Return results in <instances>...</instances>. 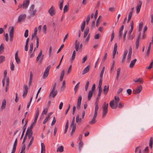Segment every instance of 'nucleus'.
Returning a JSON list of instances; mask_svg holds the SVG:
<instances>
[{
    "mask_svg": "<svg viewBox=\"0 0 153 153\" xmlns=\"http://www.w3.org/2000/svg\"><path fill=\"white\" fill-rule=\"evenodd\" d=\"M6 105V101L5 99H4L2 102L1 108L2 110L4 109Z\"/></svg>",
    "mask_w": 153,
    "mask_h": 153,
    "instance_id": "nucleus-23",
    "label": "nucleus"
},
{
    "mask_svg": "<svg viewBox=\"0 0 153 153\" xmlns=\"http://www.w3.org/2000/svg\"><path fill=\"white\" fill-rule=\"evenodd\" d=\"M47 30V26L46 25H45L43 27L42 31L43 33L45 34H46V33Z\"/></svg>",
    "mask_w": 153,
    "mask_h": 153,
    "instance_id": "nucleus-49",
    "label": "nucleus"
},
{
    "mask_svg": "<svg viewBox=\"0 0 153 153\" xmlns=\"http://www.w3.org/2000/svg\"><path fill=\"white\" fill-rule=\"evenodd\" d=\"M14 67L13 63L12 62L10 63V69L12 71H13L14 70Z\"/></svg>",
    "mask_w": 153,
    "mask_h": 153,
    "instance_id": "nucleus-63",
    "label": "nucleus"
},
{
    "mask_svg": "<svg viewBox=\"0 0 153 153\" xmlns=\"http://www.w3.org/2000/svg\"><path fill=\"white\" fill-rule=\"evenodd\" d=\"M4 57L2 56H0V63L4 60Z\"/></svg>",
    "mask_w": 153,
    "mask_h": 153,
    "instance_id": "nucleus-62",
    "label": "nucleus"
},
{
    "mask_svg": "<svg viewBox=\"0 0 153 153\" xmlns=\"http://www.w3.org/2000/svg\"><path fill=\"white\" fill-rule=\"evenodd\" d=\"M117 43H115L114 44V49L113 50V51L112 52L113 54V58L114 59L115 57L117 51Z\"/></svg>",
    "mask_w": 153,
    "mask_h": 153,
    "instance_id": "nucleus-13",
    "label": "nucleus"
},
{
    "mask_svg": "<svg viewBox=\"0 0 153 153\" xmlns=\"http://www.w3.org/2000/svg\"><path fill=\"white\" fill-rule=\"evenodd\" d=\"M96 122L95 118L93 117L92 120L89 122V123L90 124H92L95 123Z\"/></svg>",
    "mask_w": 153,
    "mask_h": 153,
    "instance_id": "nucleus-48",
    "label": "nucleus"
},
{
    "mask_svg": "<svg viewBox=\"0 0 153 153\" xmlns=\"http://www.w3.org/2000/svg\"><path fill=\"white\" fill-rule=\"evenodd\" d=\"M71 127H72V131H71V134H70L71 135V136L73 135V134L76 129V126H75L74 125V126H71Z\"/></svg>",
    "mask_w": 153,
    "mask_h": 153,
    "instance_id": "nucleus-52",
    "label": "nucleus"
},
{
    "mask_svg": "<svg viewBox=\"0 0 153 153\" xmlns=\"http://www.w3.org/2000/svg\"><path fill=\"white\" fill-rule=\"evenodd\" d=\"M152 144H153V138L152 137H151L150 138L149 143V146L150 147L152 148Z\"/></svg>",
    "mask_w": 153,
    "mask_h": 153,
    "instance_id": "nucleus-38",
    "label": "nucleus"
},
{
    "mask_svg": "<svg viewBox=\"0 0 153 153\" xmlns=\"http://www.w3.org/2000/svg\"><path fill=\"white\" fill-rule=\"evenodd\" d=\"M30 16H33L36 14V10L34 9V5L32 4L30 8Z\"/></svg>",
    "mask_w": 153,
    "mask_h": 153,
    "instance_id": "nucleus-4",
    "label": "nucleus"
},
{
    "mask_svg": "<svg viewBox=\"0 0 153 153\" xmlns=\"http://www.w3.org/2000/svg\"><path fill=\"white\" fill-rule=\"evenodd\" d=\"M39 113V108H37L36 111V114L35 117V118L38 119Z\"/></svg>",
    "mask_w": 153,
    "mask_h": 153,
    "instance_id": "nucleus-32",
    "label": "nucleus"
},
{
    "mask_svg": "<svg viewBox=\"0 0 153 153\" xmlns=\"http://www.w3.org/2000/svg\"><path fill=\"white\" fill-rule=\"evenodd\" d=\"M45 147L44 144L42 143L41 144V153H45Z\"/></svg>",
    "mask_w": 153,
    "mask_h": 153,
    "instance_id": "nucleus-19",
    "label": "nucleus"
},
{
    "mask_svg": "<svg viewBox=\"0 0 153 153\" xmlns=\"http://www.w3.org/2000/svg\"><path fill=\"white\" fill-rule=\"evenodd\" d=\"M89 84V82L88 81H87L85 85V90L86 91L88 89Z\"/></svg>",
    "mask_w": 153,
    "mask_h": 153,
    "instance_id": "nucleus-58",
    "label": "nucleus"
},
{
    "mask_svg": "<svg viewBox=\"0 0 153 153\" xmlns=\"http://www.w3.org/2000/svg\"><path fill=\"white\" fill-rule=\"evenodd\" d=\"M44 55H42V51L41 50L36 58V62L39 61L40 64H41L44 59Z\"/></svg>",
    "mask_w": 153,
    "mask_h": 153,
    "instance_id": "nucleus-2",
    "label": "nucleus"
},
{
    "mask_svg": "<svg viewBox=\"0 0 153 153\" xmlns=\"http://www.w3.org/2000/svg\"><path fill=\"white\" fill-rule=\"evenodd\" d=\"M93 92H94L92 91H91L90 90L89 91L88 97V100H90L91 99Z\"/></svg>",
    "mask_w": 153,
    "mask_h": 153,
    "instance_id": "nucleus-24",
    "label": "nucleus"
},
{
    "mask_svg": "<svg viewBox=\"0 0 153 153\" xmlns=\"http://www.w3.org/2000/svg\"><path fill=\"white\" fill-rule=\"evenodd\" d=\"M76 55V51H75L73 52L72 56L71 58V61L72 62L75 59Z\"/></svg>",
    "mask_w": 153,
    "mask_h": 153,
    "instance_id": "nucleus-36",
    "label": "nucleus"
},
{
    "mask_svg": "<svg viewBox=\"0 0 153 153\" xmlns=\"http://www.w3.org/2000/svg\"><path fill=\"white\" fill-rule=\"evenodd\" d=\"M57 94V91H54L53 92V93H52V94L51 95H52V97L53 98H54L56 96V95Z\"/></svg>",
    "mask_w": 153,
    "mask_h": 153,
    "instance_id": "nucleus-61",
    "label": "nucleus"
},
{
    "mask_svg": "<svg viewBox=\"0 0 153 153\" xmlns=\"http://www.w3.org/2000/svg\"><path fill=\"white\" fill-rule=\"evenodd\" d=\"M15 59L17 64H19L20 62V60L18 57L17 52L15 54Z\"/></svg>",
    "mask_w": 153,
    "mask_h": 153,
    "instance_id": "nucleus-21",
    "label": "nucleus"
},
{
    "mask_svg": "<svg viewBox=\"0 0 153 153\" xmlns=\"http://www.w3.org/2000/svg\"><path fill=\"white\" fill-rule=\"evenodd\" d=\"M65 74V71L64 70H63L62 71L60 77V81H62L63 79L64 75Z\"/></svg>",
    "mask_w": 153,
    "mask_h": 153,
    "instance_id": "nucleus-46",
    "label": "nucleus"
},
{
    "mask_svg": "<svg viewBox=\"0 0 153 153\" xmlns=\"http://www.w3.org/2000/svg\"><path fill=\"white\" fill-rule=\"evenodd\" d=\"M37 28L36 27L34 30V33H33L31 36V39H33V38L34 36H35L37 33Z\"/></svg>",
    "mask_w": 153,
    "mask_h": 153,
    "instance_id": "nucleus-25",
    "label": "nucleus"
},
{
    "mask_svg": "<svg viewBox=\"0 0 153 153\" xmlns=\"http://www.w3.org/2000/svg\"><path fill=\"white\" fill-rule=\"evenodd\" d=\"M137 61V59H134L133 60H132L129 65V68H132L133 67L134 65Z\"/></svg>",
    "mask_w": 153,
    "mask_h": 153,
    "instance_id": "nucleus-16",
    "label": "nucleus"
},
{
    "mask_svg": "<svg viewBox=\"0 0 153 153\" xmlns=\"http://www.w3.org/2000/svg\"><path fill=\"white\" fill-rule=\"evenodd\" d=\"M99 89L98 93L97 95L98 97H100L102 91V88L101 86H98Z\"/></svg>",
    "mask_w": 153,
    "mask_h": 153,
    "instance_id": "nucleus-31",
    "label": "nucleus"
},
{
    "mask_svg": "<svg viewBox=\"0 0 153 153\" xmlns=\"http://www.w3.org/2000/svg\"><path fill=\"white\" fill-rule=\"evenodd\" d=\"M134 81L135 82H139L140 83H143V80L140 78L136 79L134 80Z\"/></svg>",
    "mask_w": 153,
    "mask_h": 153,
    "instance_id": "nucleus-40",
    "label": "nucleus"
},
{
    "mask_svg": "<svg viewBox=\"0 0 153 153\" xmlns=\"http://www.w3.org/2000/svg\"><path fill=\"white\" fill-rule=\"evenodd\" d=\"M30 3V0H25L23 1V8L25 9H27Z\"/></svg>",
    "mask_w": 153,
    "mask_h": 153,
    "instance_id": "nucleus-11",
    "label": "nucleus"
},
{
    "mask_svg": "<svg viewBox=\"0 0 153 153\" xmlns=\"http://www.w3.org/2000/svg\"><path fill=\"white\" fill-rule=\"evenodd\" d=\"M17 139L16 138L15 140V141L14 143L13 149H16V147L17 145Z\"/></svg>",
    "mask_w": 153,
    "mask_h": 153,
    "instance_id": "nucleus-45",
    "label": "nucleus"
},
{
    "mask_svg": "<svg viewBox=\"0 0 153 153\" xmlns=\"http://www.w3.org/2000/svg\"><path fill=\"white\" fill-rule=\"evenodd\" d=\"M33 134V133L31 129H29V128H28L25 135V136H26V135H27L28 139H30L32 137H33L32 136Z\"/></svg>",
    "mask_w": 153,
    "mask_h": 153,
    "instance_id": "nucleus-5",
    "label": "nucleus"
},
{
    "mask_svg": "<svg viewBox=\"0 0 153 153\" xmlns=\"http://www.w3.org/2000/svg\"><path fill=\"white\" fill-rule=\"evenodd\" d=\"M120 71V68H118L117 71V75L116 77V79H117L119 77Z\"/></svg>",
    "mask_w": 153,
    "mask_h": 153,
    "instance_id": "nucleus-33",
    "label": "nucleus"
},
{
    "mask_svg": "<svg viewBox=\"0 0 153 153\" xmlns=\"http://www.w3.org/2000/svg\"><path fill=\"white\" fill-rule=\"evenodd\" d=\"M33 79V73L32 72H30V76L29 80V82H28V85H30L31 84L32 81Z\"/></svg>",
    "mask_w": 153,
    "mask_h": 153,
    "instance_id": "nucleus-22",
    "label": "nucleus"
},
{
    "mask_svg": "<svg viewBox=\"0 0 153 153\" xmlns=\"http://www.w3.org/2000/svg\"><path fill=\"white\" fill-rule=\"evenodd\" d=\"M36 48H38L39 46V39L38 36H36Z\"/></svg>",
    "mask_w": 153,
    "mask_h": 153,
    "instance_id": "nucleus-53",
    "label": "nucleus"
},
{
    "mask_svg": "<svg viewBox=\"0 0 153 153\" xmlns=\"http://www.w3.org/2000/svg\"><path fill=\"white\" fill-rule=\"evenodd\" d=\"M22 147L21 151L20 153H25V144H22Z\"/></svg>",
    "mask_w": 153,
    "mask_h": 153,
    "instance_id": "nucleus-35",
    "label": "nucleus"
},
{
    "mask_svg": "<svg viewBox=\"0 0 153 153\" xmlns=\"http://www.w3.org/2000/svg\"><path fill=\"white\" fill-rule=\"evenodd\" d=\"M130 26H131V28H130V29L129 30V32H128L129 34H131V33H132V32L133 30V29L134 24H133V21H131V22Z\"/></svg>",
    "mask_w": 153,
    "mask_h": 153,
    "instance_id": "nucleus-18",
    "label": "nucleus"
},
{
    "mask_svg": "<svg viewBox=\"0 0 153 153\" xmlns=\"http://www.w3.org/2000/svg\"><path fill=\"white\" fill-rule=\"evenodd\" d=\"M48 12L51 16H53L55 14V10L53 6H52L49 10Z\"/></svg>",
    "mask_w": 153,
    "mask_h": 153,
    "instance_id": "nucleus-7",
    "label": "nucleus"
},
{
    "mask_svg": "<svg viewBox=\"0 0 153 153\" xmlns=\"http://www.w3.org/2000/svg\"><path fill=\"white\" fill-rule=\"evenodd\" d=\"M109 85H108L107 86L106 85H105L103 89V91L105 95L107 93L109 90Z\"/></svg>",
    "mask_w": 153,
    "mask_h": 153,
    "instance_id": "nucleus-14",
    "label": "nucleus"
},
{
    "mask_svg": "<svg viewBox=\"0 0 153 153\" xmlns=\"http://www.w3.org/2000/svg\"><path fill=\"white\" fill-rule=\"evenodd\" d=\"M81 121V119L79 118V115H77L76 116V122L77 123H78L79 122H80Z\"/></svg>",
    "mask_w": 153,
    "mask_h": 153,
    "instance_id": "nucleus-44",
    "label": "nucleus"
},
{
    "mask_svg": "<svg viewBox=\"0 0 153 153\" xmlns=\"http://www.w3.org/2000/svg\"><path fill=\"white\" fill-rule=\"evenodd\" d=\"M95 106L94 112H97V111L98 110V108H99L98 105L97 104V103H95Z\"/></svg>",
    "mask_w": 153,
    "mask_h": 153,
    "instance_id": "nucleus-59",
    "label": "nucleus"
},
{
    "mask_svg": "<svg viewBox=\"0 0 153 153\" xmlns=\"http://www.w3.org/2000/svg\"><path fill=\"white\" fill-rule=\"evenodd\" d=\"M64 151V147L62 146L58 147L57 148L56 151L57 152H62Z\"/></svg>",
    "mask_w": 153,
    "mask_h": 153,
    "instance_id": "nucleus-26",
    "label": "nucleus"
},
{
    "mask_svg": "<svg viewBox=\"0 0 153 153\" xmlns=\"http://www.w3.org/2000/svg\"><path fill=\"white\" fill-rule=\"evenodd\" d=\"M79 42H77L76 41L75 43V48L76 51H77L78 50L79 47Z\"/></svg>",
    "mask_w": 153,
    "mask_h": 153,
    "instance_id": "nucleus-41",
    "label": "nucleus"
},
{
    "mask_svg": "<svg viewBox=\"0 0 153 153\" xmlns=\"http://www.w3.org/2000/svg\"><path fill=\"white\" fill-rule=\"evenodd\" d=\"M28 30L27 29L25 30V34H24V36L25 38H27L28 37Z\"/></svg>",
    "mask_w": 153,
    "mask_h": 153,
    "instance_id": "nucleus-57",
    "label": "nucleus"
},
{
    "mask_svg": "<svg viewBox=\"0 0 153 153\" xmlns=\"http://www.w3.org/2000/svg\"><path fill=\"white\" fill-rule=\"evenodd\" d=\"M4 49V45H3V44H1V45L0 46V54H1L2 53Z\"/></svg>",
    "mask_w": 153,
    "mask_h": 153,
    "instance_id": "nucleus-43",
    "label": "nucleus"
},
{
    "mask_svg": "<svg viewBox=\"0 0 153 153\" xmlns=\"http://www.w3.org/2000/svg\"><path fill=\"white\" fill-rule=\"evenodd\" d=\"M142 90V86L141 85L138 86L136 89L134 90L133 92L134 94H138Z\"/></svg>",
    "mask_w": 153,
    "mask_h": 153,
    "instance_id": "nucleus-9",
    "label": "nucleus"
},
{
    "mask_svg": "<svg viewBox=\"0 0 153 153\" xmlns=\"http://www.w3.org/2000/svg\"><path fill=\"white\" fill-rule=\"evenodd\" d=\"M10 28H11V29L9 32V34H13L14 27H10Z\"/></svg>",
    "mask_w": 153,
    "mask_h": 153,
    "instance_id": "nucleus-55",
    "label": "nucleus"
},
{
    "mask_svg": "<svg viewBox=\"0 0 153 153\" xmlns=\"http://www.w3.org/2000/svg\"><path fill=\"white\" fill-rule=\"evenodd\" d=\"M142 4V2L140 1H139L138 4L136 6V13H138L140 12Z\"/></svg>",
    "mask_w": 153,
    "mask_h": 153,
    "instance_id": "nucleus-12",
    "label": "nucleus"
},
{
    "mask_svg": "<svg viewBox=\"0 0 153 153\" xmlns=\"http://www.w3.org/2000/svg\"><path fill=\"white\" fill-rule=\"evenodd\" d=\"M119 102L115 101L114 100H112L110 103V105L111 108L113 109H116L117 107Z\"/></svg>",
    "mask_w": 153,
    "mask_h": 153,
    "instance_id": "nucleus-3",
    "label": "nucleus"
},
{
    "mask_svg": "<svg viewBox=\"0 0 153 153\" xmlns=\"http://www.w3.org/2000/svg\"><path fill=\"white\" fill-rule=\"evenodd\" d=\"M28 86L25 85L23 86V94L22 95L23 97H25L27 95L28 91Z\"/></svg>",
    "mask_w": 153,
    "mask_h": 153,
    "instance_id": "nucleus-10",
    "label": "nucleus"
},
{
    "mask_svg": "<svg viewBox=\"0 0 153 153\" xmlns=\"http://www.w3.org/2000/svg\"><path fill=\"white\" fill-rule=\"evenodd\" d=\"M83 145V143L82 141L79 142L78 144V150L80 152Z\"/></svg>",
    "mask_w": 153,
    "mask_h": 153,
    "instance_id": "nucleus-15",
    "label": "nucleus"
},
{
    "mask_svg": "<svg viewBox=\"0 0 153 153\" xmlns=\"http://www.w3.org/2000/svg\"><path fill=\"white\" fill-rule=\"evenodd\" d=\"M49 74V72L48 71L45 70L43 76V78L45 79L48 76Z\"/></svg>",
    "mask_w": 153,
    "mask_h": 153,
    "instance_id": "nucleus-34",
    "label": "nucleus"
},
{
    "mask_svg": "<svg viewBox=\"0 0 153 153\" xmlns=\"http://www.w3.org/2000/svg\"><path fill=\"white\" fill-rule=\"evenodd\" d=\"M89 29L88 27H87L85 29L84 33V37L85 38L86 37V36L88 35V34L89 32Z\"/></svg>",
    "mask_w": 153,
    "mask_h": 153,
    "instance_id": "nucleus-29",
    "label": "nucleus"
},
{
    "mask_svg": "<svg viewBox=\"0 0 153 153\" xmlns=\"http://www.w3.org/2000/svg\"><path fill=\"white\" fill-rule=\"evenodd\" d=\"M143 26V23L142 22L140 23L139 24V29L138 31L139 32H140L141 30L142 27Z\"/></svg>",
    "mask_w": 153,
    "mask_h": 153,
    "instance_id": "nucleus-47",
    "label": "nucleus"
},
{
    "mask_svg": "<svg viewBox=\"0 0 153 153\" xmlns=\"http://www.w3.org/2000/svg\"><path fill=\"white\" fill-rule=\"evenodd\" d=\"M151 42H150L149 43V45L148 49L147 51V52H146V55L147 56H148L149 55V54L150 53V50H151Z\"/></svg>",
    "mask_w": 153,
    "mask_h": 153,
    "instance_id": "nucleus-28",
    "label": "nucleus"
},
{
    "mask_svg": "<svg viewBox=\"0 0 153 153\" xmlns=\"http://www.w3.org/2000/svg\"><path fill=\"white\" fill-rule=\"evenodd\" d=\"M117 107L120 108H122L124 107V104L121 102H120L118 104Z\"/></svg>",
    "mask_w": 153,
    "mask_h": 153,
    "instance_id": "nucleus-54",
    "label": "nucleus"
},
{
    "mask_svg": "<svg viewBox=\"0 0 153 153\" xmlns=\"http://www.w3.org/2000/svg\"><path fill=\"white\" fill-rule=\"evenodd\" d=\"M139 148L140 147L139 146H137L136 148L135 149V153H136L138 150H139V153H142L141 150V149H140Z\"/></svg>",
    "mask_w": 153,
    "mask_h": 153,
    "instance_id": "nucleus-56",
    "label": "nucleus"
},
{
    "mask_svg": "<svg viewBox=\"0 0 153 153\" xmlns=\"http://www.w3.org/2000/svg\"><path fill=\"white\" fill-rule=\"evenodd\" d=\"M68 6L67 5H65L64 8V12H65L68 11Z\"/></svg>",
    "mask_w": 153,
    "mask_h": 153,
    "instance_id": "nucleus-60",
    "label": "nucleus"
},
{
    "mask_svg": "<svg viewBox=\"0 0 153 153\" xmlns=\"http://www.w3.org/2000/svg\"><path fill=\"white\" fill-rule=\"evenodd\" d=\"M50 117V115H48V116L45 118V120L43 121V124H45L48 121V119Z\"/></svg>",
    "mask_w": 153,
    "mask_h": 153,
    "instance_id": "nucleus-50",
    "label": "nucleus"
},
{
    "mask_svg": "<svg viewBox=\"0 0 153 153\" xmlns=\"http://www.w3.org/2000/svg\"><path fill=\"white\" fill-rule=\"evenodd\" d=\"M74 122H75V117H74L72 119V121L71 124V126H74L75 125V126H76V123H74Z\"/></svg>",
    "mask_w": 153,
    "mask_h": 153,
    "instance_id": "nucleus-51",
    "label": "nucleus"
},
{
    "mask_svg": "<svg viewBox=\"0 0 153 153\" xmlns=\"http://www.w3.org/2000/svg\"><path fill=\"white\" fill-rule=\"evenodd\" d=\"M87 58H88L87 56H85V57H84L82 59V63H84L85 62V61L87 59Z\"/></svg>",
    "mask_w": 153,
    "mask_h": 153,
    "instance_id": "nucleus-64",
    "label": "nucleus"
},
{
    "mask_svg": "<svg viewBox=\"0 0 153 153\" xmlns=\"http://www.w3.org/2000/svg\"><path fill=\"white\" fill-rule=\"evenodd\" d=\"M85 21H84L83 22V23L81 26V30L82 31H83L84 28L85 27Z\"/></svg>",
    "mask_w": 153,
    "mask_h": 153,
    "instance_id": "nucleus-39",
    "label": "nucleus"
},
{
    "mask_svg": "<svg viewBox=\"0 0 153 153\" xmlns=\"http://www.w3.org/2000/svg\"><path fill=\"white\" fill-rule=\"evenodd\" d=\"M89 70V66H88L85 68L83 71L82 73L83 74H84L87 73Z\"/></svg>",
    "mask_w": 153,
    "mask_h": 153,
    "instance_id": "nucleus-20",
    "label": "nucleus"
},
{
    "mask_svg": "<svg viewBox=\"0 0 153 153\" xmlns=\"http://www.w3.org/2000/svg\"><path fill=\"white\" fill-rule=\"evenodd\" d=\"M140 44V39H136V48L137 49L139 47Z\"/></svg>",
    "mask_w": 153,
    "mask_h": 153,
    "instance_id": "nucleus-30",
    "label": "nucleus"
},
{
    "mask_svg": "<svg viewBox=\"0 0 153 153\" xmlns=\"http://www.w3.org/2000/svg\"><path fill=\"white\" fill-rule=\"evenodd\" d=\"M153 67V60H152V62L149 65L148 67H146V69H151Z\"/></svg>",
    "mask_w": 153,
    "mask_h": 153,
    "instance_id": "nucleus-42",
    "label": "nucleus"
},
{
    "mask_svg": "<svg viewBox=\"0 0 153 153\" xmlns=\"http://www.w3.org/2000/svg\"><path fill=\"white\" fill-rule=\"evenodd\" d=\"M63 0H61L59 1V7L60 10H62L63 8Z\"/></svg>",
    "mask_w": 153,
    "mask_h": 153,
    "instance_id": "nucleus-37",
    "label": "nucleus"
},
{
    "mask_svg": "<svg viewBox=\"0 0 153 153\" xmlns=\"http://www.w3.org/2000/svg\"><path fill=\"white\" fill-rule=\"evenodd\" d=\"M82 100V97L81 95H79V96L78 98L77 99L76 107L78 109H80L81 108V101Z\"/></svg>",
    "mask_w": 153,
    "mask_h": 153,
    "instance_id": "nucleus-6",
    "label": "nucleus"
},
{
    "mask_svg": "<svg viewBox=\"0 0 153 153\" xmlns=\"http://www.w3.org/2000/svg\"><path fill=\"white\" fill-rule=\"evenodd\" d=\"M30 139H30V142L29 144H28V146L27 147V149H29V148H30V146L32 144L33 142V140H34V137H32V138H30Z\"/></svg>",
    "mask_w": 153,
    "mask_h": 153,
    "instance_id": "nucleus-27",
    "label": "nucleus"
},
{
    "mask_svg": "<svg viewBox=\"0 0 153 153\" xmlns=\"http://www.w3.org/2000/svg\"><path fill=\"white\" fill-rule=\"evenodd\" d=\"M26 17V15L25 14H22L20 15L18 17V22H21L25 20Z\"/></svg>",
    "mask_w": 153,
    "mask_h": 153,
    "instance_id": "nucleus-8",
    "label": "nucleus"
},
{
    "mask_svg": "<svg viewBox=\"0 0 153 153\" xmlns=\"http://www.w3.org/2000/svg\"><path fill=\"white\" fill-rule=\"evenodd\" d=\"M127 53H128V51L127 50H126L125 51V52L123 54V58H122L121 61V62H122V63H123L124 61L125 60V58H126V55L127 54Z\"/></svg>",
    "mask_w": 153,
    "mask_h": 153,
    "instance_id": "nucleus-17",
    "label": "nucleus"
},
{
    "mask_svg": "<svg viewBox=\"0 0 153 153\" xmlns=\"http://www.w3.org/2000/svg\"><path fill=\"white\" fill-rule=\"evenodd\" d=\"M108 103H106L105 102L104 103L102 106V108L103 110L102 116V118L105 117L107 114L108 112Z\"/></svg>",
    "mask_w": 153,
    "mask_h": 153,
    "instance_id": "nucleus-1",
    "label": "nucleus"
}]
</instances>
